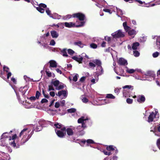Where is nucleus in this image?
<instances>
[{
    "instance_id": "obj_56",
    "label": "nucleus",
    "mask_w": 160,
    "mask_h": 160,
    "mask_svg": "<svg viewBox=\"0 0 160 160\" xmlns=\"http://www.w3.org/2000/svg\"><path fill=\"white\" fill-rule=\"evenodd\" d=\"M86 77L85 76H83L80 79V81L81 82H83L85 80Z\"/></svg>"
},
{
    "instance_id": "obj_14",
    "label": "nucleus",
    "mask_w": 160,
    "mask_h": 160,
    "mask_svg": "<svg viewBox=\"0 0 160 160\" xmlns=\"http://www.w3.org/2000/svg\"><path fill=\"white\" fill-rule=\"evenodd\" d=\"M49 63H50V67L54 68L57 67V63L55 61L50 60L49 62Z\"/></svg>"
},
{
    "instance_id": "obj_29",
    "label": "nucleus",
    "mask_w": 160,
    "mask_h": 160,
    "mask_svg": "<svg viewBox=\"0 0 160 160\" xmlns=\"http://www.w3.org/2000/svg\"><path fill=\"white\" fill-rule=\"evenodd\" d=\"M115 98V97L112 94H107L106 96V98H108L114 99Z\"/></svg>"
},
{
    "instance_id": "obj_18",
    "label": "nucleus",
    "mask_w": 160,
    "mask_h": 160,
    "mask_svg": "<svg viewBox=\"0 0 160 160\" xmlns=\"http://www.w3.org/2000/svg\"><path fill=\"white\" fill-rule=\"evenodd\" d=\"M60 83L59 81L58 80L55 81L52 80L51 82V84L56 87V88L58 86Z\"/></svg>"
},
{
    "instance_id": "obj_10",
    "label": "nucleus",
    "mask_w": 160,
    "mask_h": 160,
    "mask_svg": "<svg viewBox=\"0 0 160 160\" xmlns=\"http://www.w3.org/2000/svg\"><path fill=\"white\" fill-rule=\"evenodd\" d=\"M32 136V134H29L28 136L26 138V135H24L23 138H22L21 141V144H23L26 142H27L31 137Z\"/></svg>"
},
{
    "instance_id": "obj_13",
    "label": "nucleus",
    "mask_w": 160,
    "mask_h": 160,
    "mask_svg": "<svg viewBox=\"0 0 160 160\" xmlns=\"http://www.w3.org/2000/svg\"><path fill=\"white\" fill-rule=\"evenodd\" d=\"M93 62L97 66V68L100 67H101V68H102L101 62L99 60L97 59H95L93 61Z\"/></svg>"
},
{
    "instance_id": "obj_32",
    "label": "nucleus",
    "mask_w": 160,
    "mask_h": 160,
    "mask_svg": "<svg viewBox=\"0 0 160 160\" xmlns=\"http://www.w3.org/2000/svg\"><path fill=\"white\" fill-rule=\"evenodd\" d=\"M135 31L133 29L132 30L128 31V34L129 35L131 36L135 34Z\"/></svg>"
},
{
    "instance_id": "obj_3",
    "label": "nucleus",
    "mask_w": 160,
    "mask_h": 160,
    "mask_svg": "<svg viewBox=\"0 0 160 160\" xmlns=\"http://www.w3.org/2000/svg\"><path fill=\"white\" fill-rule=\"evenodd\" d=\"M72 16L74 18H78L81 21H83L85 18V15L81 12L74 13Z\"/></svg>"
},
{
    "instance_id": "obj_37",
    "label": "nucleus",
    "mask_w": 160,
    "mask_h": 160,
    "mask_svg": "<svg viewBox=\"0 0 160 160\" xmlns=\"http://www.w3.org/2000/svg\"><path fill=\"white\" fill-rule=\"evenodd\" d=\"M104 154L107 155H110L112 154V153L110 152H108L105 150H104L102 151Z\"/></svg>"
},
{
    "instance_id": "obj_42",
    "label": "nucleus",
    "mask_w": 160,
    "mask_h": 160,
    "mask_svg": "<svg viewBox=\"0 0 160 160\" xmlns=\"http://www.w3.org/2000/svg\"><path fill=\"white\" fill-rule=\"evenodd\" d=\"M135 71V70L133 69H128L127 70V72L129 73H134Z\"/></svg>"
},
{
    "instance_id": "obj_55",
    "label": "nucleus",
    "mask_w": 160,
    "mask_h": 160,
    "mask_svg": "<svg viewBox=\"0 0 160 160\" xmlns=\"http://www.w3.org/2000/svg\"><path fill=\"white\" fill-rule=\"evenodd\" d=\"M55 44V41L53 39H52L51 40L50 45L54 46Z\"/></svg>"
},
{
    "instance_id": "obj_59",
    "label": "nucleus",
    "mask_w": 160,
    "mask_h": 160,
    "mask_svg": "<svg viewBox=\"0 0 160 160\" xmlns=\"http://www.w3.org/2000/svg\"><path fill=\"white\" fill-rule=\"evenodd\" d=\"M132 87H133L131 85H126V86H124L123 87V88H124V89L128 88L129 89Z\"/></svg>"
},
{
    "instance_id": "obj_47",
    "label": "nucleus",
    "mask_w": 160,
    "mask_h": 160,
    "mask_svg": "<svg viewBox=\"0 0 160 160\" xmlns=\"http://www.w3.org/2000/svg\"><path fill=\"white\" fill-rule=\"evenodd\" d=\"M41 95V93L38 91H37L36 92L35 97L37 99H38L39 97Z\"/></svg>"
},
{
    "instance_id": "obj_35",
    "label": "nucleus",
    "mask_w": 160,
    "mask_h": 160,
    "mask_svg": "<svg viewBox=\"0 0 160 160\" xmlns=\"http://www.w3.org/2000/svg\"><path fill=\"white\" fill-rule=\"evenodd\" d=\"M55 89L53 87V85L51 84V85L48 86V91H50L51 90L54 91Z\"/></svg>"
},
{
    "instance_id": "obj_58",
    "label": "nucleus",
    "mask_w": 160,
    "mask_h": 160,
    "mask_svg": "<svg viewBox=\"0 0 160 160\" xmlns=\"http://www.w3.org/2000/svg\"><path fill=\"white\" fill-rule=\"evenodd\" d=\"M126 91L125 90H123V95L126 97H130V96H128V94H127V93H126Z\"/></svg>"
},
{
    "instance_id": "obj_7",
    "label": "nucleus",
    "mask_w": 160,
    "mask_h": 160,
    "mask_svg": "<svg viewBox=\"0 0 160 160\" xmlns=\"http://www.w3.org/2000/svg\"><path fill=\"white\" fill-rule=\"evenodd\" d=\"M107 150L110 152L111 151H114L115 154H117L118 152L117 148L113 145L107 146L106 147Z\"/></svg>"
},
{
    "instance_id": "obj_61",
    "label": "nucleus",
    "mask_w": 160,
    "mask_h": 160,
    "mask_svg": "<svg viewBox=\"0 0 160 160\" xmlns=\"http://www.w3.org/2000/svg\"><path fill=\"white\" fill-rule=\"evenodd\" d=\"M60 106V103L58 102H56L55 105V107L56 108H58Z\"/></svg>"
},
{
    "instance_id": "obj_39",
    "label": "nucleus",
    "mask_w": 160,
    "mask_h": 160,
    "mask_svg": "<svg viewBox=\"0 0 160 160\" xmlns=\"http://www.w3.org/2000/svg\"><path fill=\"white\" fill-rule=\"evenodd\" d=\"M90 46L91 48L94 49L96 48H97V45L93 43L90 44Z\"/></svg>"
},
{
    "instance_id": "obj_44",
    "label": "nucleus",
    "mask_w": 160,
    "mask_h": 160,
    "mask_svg": "<svg viewBox=\"0 0 160 160\" xmlns=\"http://www.w3.org/2000/svg\"><path fill=\"white\" fill-rule=\"evenodd\" d=\"M133 54L135 57H137L139 56L140 53L139 52L136 50L133 51Z\"/></svg>"
},
{
    "instance_id": "obj_16",
    "label": "nucleus",
    "mask_w": 160,
    "mask_h": 160,
    "mask_svg": "<svg viewBox=\"0 0 160 160\" xmlns=\"http://www.w3.org/2000/svg\"><path fill=\"white\" fill-rule=\"evenodd\" d=\"M64 25L66 27L69 28L74 27L75 26V23L72 22H65L64 23Z\"/></svg>"
},
{
    "instance_id": "obj_52",
    "label": "nucleus",
    "mask_w": 160,
    "mask_h": 160,
    "mask_svg": "<svg viewBox=\"0 0 160 160\" xmlns=\"http://www.w3.org/2000/svg\"><path fill=\"white\" fill-rule=\"evenodd\" d=\"M82 102L84 103H87V102H88V98H87L86 97L83 98L82 99Z\"/></svg>"
},
{
    "instance_id": "obj_5",
    "label": "nucleus",
    "mask_w": 160,
    "mask_h": 160,
    "mask_svg": "<svg viewBox=\"0 0 160 160\" xmlns=\"http://www.w3.org/2000/svg\"><path fill=\"white\" fill-rule=\"evenodd\" d=\"M45 121L44 120H41L38 121L39 125L36 128H33V130L35 132H39L41 131L42 129V126L45 122Z\"/></svg>"
},
{
    "instance_id": "obj_24",
    "label": "nucleus",
    "mask_w": 160,
    "mask_h": 160,
    "mask_svg": "<svg viewBox=\"0 0 160 160\" xmlns=\"http://www.w3.org/2000/svg\"><path fill=\"white\" fill-rule=\"evenodd\" d=\"M74 44V45H77L81 48H82L83 47V44L80 41H78L77 42H75Z\"/></svg>"
},
{
    "instance_id": "obj_48",
    "label": "nucleus",
    "mask_w": 160,
    "mask_h": 160,
    "mask_svg": "<svg viewBox=\"0 0 160 160\" xmlns=\"http://www.w3.org/2000/svg\"><path fill=\"white\" fill-rule=\"evenodd\" d=\"M39 7L41 8L42 7L43 8H47V5L45 4L41 3L39 4Z\"/></svg>"
},
{
    "instance_id": "obj_19",
    "label": "nucleus",
    "mask_w": 160,
    "mask_h": 160,
    "mask_svg": "<svg viewBox=\"0 0 160 160\" xmlns=\"http://www.w3.org/2000/svg\"><path fill=\"white\" fill-rule=\"evenodd\" d=\"M85 122H83L82 123V126L81 127L83 129L81 131H79L78 132H81V135H83L84 133V131L83 130L85 129V128L87 127V126L85 124Z\"/></svg>"
},
{
    "instance_id": "obj_53",
    "label": "nucleus",
    "mask_w": 160,
    "mask_h": 160,
    "mask_svg": "<svg viewBox=\"0 0 160 160\" xmlns=\"http://www.w3.org/2000/svg\"><path fill=\"white\" fill-rule=\"evenodd\" d=\"M159 52H156L153 54L152 56L154 58H156L159 55Z\"/></svg>"
},
{
    "instance_id": "obj_36",
    "label": "nucleus",
    "mask_w": 160,
    "mask_h": 160,
    "mask_svg": "<svg viewBox=\"0 0 160 160\" xmlns=\"http://www.w3.org/2000/svg\"><path fill=\"white\" fill-rule=\"evenodd\" d=\"M42 93L45 98L47 99H48L49 98V95L48 94H46L45 92L44 91V90L43 88L42 89Z\"/></svg>"
},
{
    "instance_id": "obj_54",
    "label": "nucleus",
    "mask_w": 160,
    "mask_h": 160,
    "mask_svg": "<svg viewBox=\"0 0 160 160\" xmlns=\"http://www.w3.org/2000/svg\"><path fill=\"white\" fill-rule=\"evenodd\" d=\"M46 72L47 75L48 77H50L52 76V74L50 72H49V71H47V70L46 71Z\"/></svg>"
},
{
    "instance_id": "obj_45",
    "label": "nucleus",
    "mask_w": 160,
    "mask_h": 160,
    "mask_svg": "<svg viewBox=\"0 0 160 160\" xmlns=\"http://www.w3.org/2000/svg\"><path fill=\"white\" fill-rule=\"evenodd\" d=\"M156 144L158 148L160 150V138L157 140Z\"/></svg>"
},
{
    "instance_id": "obj_31",
    "label": "nucleus",
    "mask_w": 160,
    "mask_h": 160,
    "mask_svg": "<svg viewBox=\"0 0 160 160\" xmlns=\"http://www.w3.org/2000/svg\"><path fill=\"white\" fill-rule=\"evenodd\" d=\"M46 12L47 13V14L50 16L52 18H54V19L55 18H54L51 15L50 13H51V11H50L49 10V8H47L46 10Z\"/></svg>"
},
{
    "instance_id": "obj_43",
    "label": "nucleus",
    "mask_w": 160,
    "mask_h": 160,
    "mask_svg": "<svg viewBox=\"0 0 160 160\" xmlns=\"http://www.w3.org/2000/svg\"><path fill=\"white\" fill-rule=\"evenodd\" d=\"M17 138V135L16 134H15L13 135L12 137L11 136H10L9 140H11L12 139V140H15L16 138Z\"/></svg>"
},
{
    "instance_id": "obj_41",
    "label": "nucleus",
    "mask_w": 160,
    "mask_h": 160,
    "mask_svg": "<svg viewBox=\"0 0 160 160\" xmlns=\"http://www.w3.org/2000/svg\"><path fill=\"white\" fill-rule=\"evenodd\" d=\"M87 144H93L94 143V141L92 139H88L86 141Z\"/></svg>"
},
{
    "instance_id": "obj_50",
    "label": "nucleus",
    "mask_w": 160,
    "mask_h": 160,
    "mask_svg": "<svg viewBox=\"0 0 160 160\" xmlns=\"http://www.w3.org/2000/svg\"><path fill=\"white\" fill-rule=\"evenodd\" d=\"M3 69L4 71L8 72H9V68L8 67L4 66L3 67Z\"/></svg>"
},
{
    "instance_id": "obj_11",
    "label": "nucleus",
    "mask_w": 160,
    "mask_h": 160,
    "mask_svg": "<svg viewBox=\"0 0 160 160\" xmlns=\"http://www.w3.org/2000/svg\"><path fill=\"white\" fill-rule=\"evenodd\" d=\"M56 94L59 97L62 95L64 97H67V91L65 90H61L59 91L58 93H56Z\"/></svg>"
},
{
    "instance_id": "obj_2",
    "label": "nucleus",
    "mask_w": 160,
    "mask_h": 160,
    "mask_svg": "<svg viewBox=\"0 0 160 160\" xmlns=\"http://www.w3.org/2000/svg\"><path fill=\"white\" fill-rule=\"evenodd\" d=\"M66 127H62L60 130H55L57 135L60 138H63L66 135Z\"/></svg>"
},
{
    "instance_id": "obj_34",
    "label": "nucleus",
    "mask_w": 160,
    "mask_h": 160,
    "mask_svg": "<svg viewBox=\"0 0 160 160\" xmlns=\"http://www.w3.org/2000/svg\"><path fill=\"white\" fill-rule=\"evenodd\" d=\"M67 111L68 112L72 113L75 112L76 111V110L74 108H71L68 109Z\"/></svg>"
},
{
    "instance_id": "obj_1",
    "label": "nucleus",
    "mask_w": 160,
    "mask_h": 160,
    "mask_svg": "<svg viewBox=\"0 0 160 160\" xmlns=\"http://www.w3.org/2000/svg\"><path fill=\"white\" fill-rule=\"evenodd\" d=\"M66 132H67L68 136L67 137V139L68 140L71 142H75V137H72L71 138H70V136H72L74 134V132L73 130L70 128H66Z\"/></svg>"
},
{
    "instance_id": "obj_22",
    "label": "nucleus",
    "mask_w": 160,
    "mask_h": 160,
    "mask_svg": "<svg viewBox=\"0 0 160 160\" xmlns=\"http://www.w3.org/2000/svg\"><path fill=\"white\" fill-rule=\"evenodd\" d=\"M87 120H88V119H84V117H82L78 119V122L79 123H82L84 122H86Z\"/></svg>"
},
{
    "instance_id": "obj_57",
    "label": "nucleus",
    "mask_w": 160,
    "mask_h": 160,
    "mask_svg": "<svg viewBox=\"0 0 160 160\" xmlns=\"http://www.w3.org/2000/svg\"><path fill=\"white\" fill-rule=\"evenodd\" d=\"M78 80L77 74H76L73 77L72 80L74 82H76Z\"/></svg>"
},
{
    "instance_id": "obj_62",
    "label": "nucleus",
    "mask_w": 160,
    "mask_h": 160,
    "mask_svg": "<svg viewBox=\"0 0 160 160\" xmlns=\"http://www.w3.org/2000/svg\"><path fill=\"white\" fill-rule=\"evenodd\" d=\"M37 98L35 96H32L30 97L29 99L31 101H35Z\"/></svg>"
},
{
    "instance_id": "obj_17",
    "label": "nucleus",
    "mask_w": 160,
    "mask_h": 160,
    "mask_svg": "<svg viewBox=\"0 0 160 160\" xmlns=\"http://www.w3.org/2000/svg\"><path fill=\"white\" fill-rule=\"evenodd\" d=\"M51 35L52 37V38H57L58 36V34L57 32L54 30L51 31L50 32Z\"/></svg>"
},
{
    "instance_id": "obj_30",
    "label": "nucleus",
    "mask_w": 160,
    "mask_h": 160,
    "mask_svg": "<svg viewBox=\"0 0 160 160\" xmlns=\"http://www.w3.org/2000/svg\"><path fill=\"white\" fill-rule=\"evenodd\" d=\"M64 88V84H60L59 85H58L57 87L55 89L57 90H60L63 89Z\"/></svg>"
},
{
    "instance_id": "obj_15",
    "label": "nucleus",
    "mask_w": 160,
    "mask_h": 160,
    "mask_svg": "<svg viewBox=\"0 0 160 160\" xmlns=\"http://www.w3.org/2000/svg\"><path fill=\"white\" fill-rule=\"evenodd\" d=\"M145 75L147 76L152 77L153 78H154L155 76V74H154V72L150 71L147 72L145 74Z\"/></svg>"
},
{
    "instance_id": "obj_64",
    "label": "nucleus",
    "mask_w": 160,
    "mask_h": 160,
    "mask_svg": "<svg viewBox=\"0 0 160 160\" xmlns=\"http://www.w3.org/2000/svg\"><path fill=\"white\" fill-rule=\"evenodd\" d=\"M130 28L128 26H127L126 27L124 28V29L126 32L130 30Z\"/></svg>"
},
{
    "instance_id": "obj_63",
    "label": "nucleus",
    "mask_w": 160,
    "mask_h": 160,
    "mask_svg": "<svg viewBox=\"0 0 160 160\" xmlns=\"http://www.w3.org/2000/svg\"><path fill=\"white\" fill-rule=\"evenodd\" d=\"M105 39L106 41H107L108 42H109L111 40V38L110 37H105Z\"/></svg>"
},
{
    "instance_id": "obj_20",
    "label": "nucleus",
    "mask_w": 160,
    "mask_h": 160,
    "mask_svg": "<svg viewBox=\"0 0 160 160\" xmlns=\"http://www.w3.org/2000/svg\"><path fill=\"white\" fill-rule=\"evenodd\" d=\"M67 49L66 48L63 49L62 50L60 49V52L61 53L62 55L64 57H68V55L67 52Z\"/></svg>"
},
{
    "instance_id": "obj_8",
    "label": "nucleus",
    "mask_w": 160,
    "mask_h": 160,
    "mask_svg": "<svg viewBox=\"0 0 160 160\" xmlns=\"http://www.w3.org/2000/svg\"><path fill=\"white\" fill-rule=\"evenodd\" d=\"M145 100V98L143 95H139L137 97V101L139 103L144 102Z\"/></svg>"
},
{
    "instance_id": "obj_23",
    "label": "nucleus",
    "mask_w": 160,
    "mask_h": 160,
    "mask_svg": "<svg viewBox=\"0 0 160 160\" xmlns=\"http://www.w3.org/2000/svg\"><path fill=\"white\" fill-rule=\"evenodd\" d=\"M6 139L4 138H1L0 141V145L3 146H5L6 145L5 142Z\"/></svg>"
},
{
    "instance_id": "obj_12",
    "label": "nucleus",
    "mask_w": 160,
    "mask_h": 160,
    "mask_svg": "<svg viewBox=\"0 0 160 160\" xmlns=\"http://www.w3.org/2000/svg\"><path fill=\"white\" fill-rule=\"evenodd\" d=\"M72 58L76 61L77 62H79V63H82V61L83 59V58L82 57H81L80 58H78L76 56H74L72 57Z\"/></svg>"
},
{
    "instance_id": "obj_49",
    "label": "nucleus",
    "mask_w": 160,
    "mask_h": 160,
    "mask_svg": "<svg viewBox=\"0 0 160 160\" xmlns=\"http://www.w3.org/2000/svg\"><path fill=\"white\" fill-rule=\"evenodd\" d=\"M85 22L83 21H82L80 22V24L79 25L76 26V27H80L83 26Z\"/></svg>"
},
{
    "instance_id": "obj_27",
    "label": "nucleus",
    "mask_w": 160,
    "mask_h": 160,
    "mask_svg": "<svg viewBox=\"0 0 160 160\" xmlns=\"http://www.w3.org/2000/svg\"><path fill=\"white\" fill-rule=\"evenodd\" d=\"M11 145L14 148H18L20 147V145L18 144H16L14 141L11 143Z\"/></svg>"
},
{
    "instance_id": "obj_46",
    "label": "nucleus",
    "mask_w": 160,
    "mask_h": 160,
    "mask_svg": "<svg viewBox=\"0 0 160 160\" xmlns=\"http://www.w3.org/2000/svg\"><path fill=\"white\" fill-rule=\"evenodd\" d=\"M89 66L90 68H94L96 67V65L93 63L90 62L89 63Z\"/></svg>"
},
{
    "instance_id": "obj_40",
    "label": "nucleus",
    "mask_w": 160,
    "mask_h": 160,
    "mask_svg": "<svg viewBox=\"0 0 160 160\" xmlns=\"http://www.w3.org/2000/svg\"><path fill=\"white\" fill-rule=\"evenodd\" d=\"M126 102L128 103L131 104L132 103L133 100L130 98H127L126 99Z\"/></svg>"
},
{
    "instance_id": "obj_21",
    "label": "nucleus",
    "mask_w": 160,
    "mask_h": 160,
    "mask_svg": "<svg viewBox=\"0 0 160 160\" xmlns=\"http://www.w3.org/2000/svg\"><path fill=\"white\" fill-rule=\"evenodd\" d=\"M139 45V43L138 42H134L132 44V48L134 50H136L137 49Z\"/></svg>"
},
{
    "instance_id": "obj_4",
    "label": "nucleus",
    "mask_w": 160,
    "mask_h": 160,
    "mask_svg": "<svg viewBox=\"0 0 160 160\" xmlns=\"http://www.w3.org/2000/svg\"><path fill=\"white\" fill-rule=\"evenodd\" d=\"M112 35L114 38H122L124 36V34L120 30H119L114 33H112Z\"/></svg>"
},
{
    "instance_id": "obj_26",
    "label": "nucleus",
    "mask_w": 160,
    "mask_h": 160,
    "mask_svg": "<svg viewBox=\"0 0 160 160\" xmlns=\"http://www.w3.org/2000/svg\"><path fill=\"white\" fill-rule=\"evenodd\" d=\"M54 126L56 128L58 129H61L62 127H64L63 125H62L60 123H56L54 124Z\"/></svg>"
},
{
    "instance_id": "obj_33",
    "label": "nucleus",
    "mask_w": 160,
    "mask_h": 160,
    "mask_svg": "<svg viewBox=\"0 0 160 160\" xmlns=\"http://www.w3.org/2000/svg\"><path fill=\"white\" fill-rule=\"evenodd\" d=\"M6 134H8V133L7 132L4 133L1 136V137L4 138L6 140L7 138H9L10 136L5 135Z\"/></svg>"
},
{
    "instance_id": "obj_28",
    "label": "nucleus",
    "mask_w": 160,
    "mask_h": 160,
    "mask_svg": "<svg viewBox=\"0 0 160 160\" xmlns=\"http://www.w3.org/2000/svg\"><path fill=\"white\" fill-rule=\"evenodd\" d=\"M37 10L41 13H43L45 10L44 9L40 7H37L36 8Z\"/></svg>"
},
{
    "instance_id": "obj_51",
    "label": "nucleus",
    "mask_w": 160,
    "mask_h": 160,
    "mask_svg": "<svg viewBox=\"0 0 160 160\" xmlns=\"http://www.w3.org/2000/svg\"><path fill=\"white\" fill-rule=\"evenodd\" d=\"M103 11L106 12H108L110 14H111L112 13L111 11L108 9L105 8L103 10Z\"/></svg>"
},
{
    "instance_id": "obj_9",
    "label": "nucleus",
    "mask_w": 160,
    "mask_h": 160,
    "mask_svg": "<svg viewBox=\"0 0 160 160\" xmlns=\"http://www.w3.org/2000/svg\"><path fill=\"white\" fill-rule=\"evenodd\" d=\"M156 115V114H155L153 112H152L150 113L148 117V122H151L153 121V119Z\"/></svg>"
},
{
    "instance_id": "obj_6",
    "label": "nucleus",
    "mask_w": 160,
    "mask_h": 160,
    "mask_svg": "<svg viewBox=\"0 0 160 160\" xmlns=\"http://www.w3.org/2000/svg\"><path fill=\"white\" fill-rule=\"evenodd\" d=\"M118 64L121 66H126L128 64L127 61L123 58H120L118 60Z\"/></svg>"
},
{
    "instance_id": "obj_60",
    "label": "nucleus",
    "mask_w": 160,
    "mask_h": 160,
    "mask_svg": "<svg viewBox=\"0 0 160 160\" xmlns=\"http://www.w3.org/2000/svg\"><path fill=\"white\" fill-rule=\"evenodd\" d=\"M48 100L45 98H43L42 99V100L41 101V103H42L45 102H48Z\"/></svg>"
},
{
    "instance_id": "obj_38",
    "label": "nucleus",
    "mask_w": 160,
    "mask_h": 160,
    "mask_svg": "<svg viewBox=\"0 0 160 160\" xmlns=\"http://www.w3.org/2000/svg\"><path fill=\"white\" fill-rule=\"evenodd\" d=\"M68 52L69 54L71 55H73L74 53V51L71 49H68Z\"/></svg>"
},
{
    "instance_id": "obj_25",
    "label": "nucleus",
    "mask_w": 160,
    "mask_h": 160,
    "mask_svg": "<svg viewBox=\"0 0 160 160\" xmlns=\"http://www.w3.org/2000/svg\"><path fill=\"white\" fill-rule=\"evenodd\" d=\"M30 130L28 128H24L20 132L19 134V137H20L21 135L24 134V132H27L28 133L29 132Z\"/></svg>"
}]
</instances>
